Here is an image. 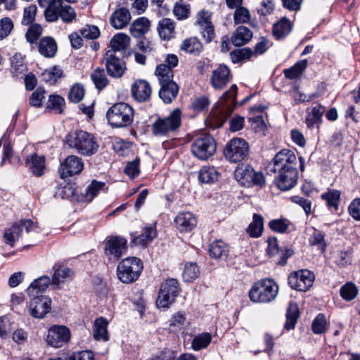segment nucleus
<instances>
[{
	"label": "nucleus",
	"mask_w": 360,
	"mask_h": 360,
	"mask_svg": "<svg viewBox=\"0 0 360 360\" xmlns=\"http://www.w3.org/2000/svg\"><path fill=\"white\" fill-rule=\"evenodd\" d=\"M13 29V22L10 18L0 20V39L6 38Z\"/></svg>",
	"instance_id": "nucleus-57"
},
{
	"label": "nucleus",
	"mask_w": 360,
	"mask_h": 360,
	"mask_svg": "<svg viewBox=\"0 0 360 360\" xmlns=\"http://www.w3.org/2000/svg\"><path fill=\"white\" fill-rule=\"evenodd\" d=\"M179 93V86L176 82L160 85L159 96L165 103H170L176 98Z\"/></svg>",
	"instance_id": "nucleus-30"
},
{
	"label": "nucleus",
	"mask_w": 360,
	"mask_h": 360,
	"mask_svg": "<svg viewBox=\"0 0 360 360\" xmlns=\"http://www.w3.org/2000/svg\"><path fill=\"white\" fill-rule=\"evenodd\" d=\"M234 177L240 184L248 187L253 185L262 186L265 184L263 174L256 172L249 165L238 167L234 172Z\"/></svg>",
	"instance_id": "nucleus-8"
},
{
	"label": "nucleus",
	"mask_w": 360,
	"mask_h": 360,
	"mask_svg": "<svg viewBox=\"0 0 360 360\" xmlns=\"http://www.w3.org/2000/svg\"><path fill=\"white\" fill-rule=\"evenodd\" d=\"M139 164L140 159L139 158H136L131 162H128L124 168L125 174L131 179L136 176L140 172Z\"/></svg>",
	"instance_id": "nucleus-62"
},
{
	"label": "nucleus",
	"mask_w": 360,
	"mask_h": 360,
	"mask_svg": "<svg viewBox=\"0 0 360 360\" xmlns=\"http://www.w3.org/2000/svg\"><path fill=\"white\" fill-rule=\"evenodd\" d=\"M340 192L338 190L330 189L321 194V198L327 203L328 208L338 210L340 200Z\"/></svg>",
	"instance_id": "nucleus-41"
},
{
	"label": "nucleus",
	"mask_w": 360,
	"mask_h": 360,
	"mask_svg": "<svg viewBox=\"0 0 360 360\" xmlns=\"http://www.w3.org/2000/svg\"><path fill=\"white\" fill-rule=\"evenodd\" d=\"M219 173L217 169L212 166L203 167L198 173L200 181L205 184H212L219 179Z\"/></svg>",
	"instance_id": "nucleus-36"
},
{
	"label": "nucleus",
	"mask_w": 360,
	"mask_h": 360,
	"mask_svg": "<svg viewBox=\"0 0 360 360\" xmlns=\"http://www.w3.org/2000/svg\"><path fill=\"white\" fill-rule=\"evenodd\" d=\"M84 168V163L80 158L69 155L60 164L58 171L61 179L79 174Z\"/></svg>",
	"instance_id": "nucleus-17"
},
{
	"label": "nucleus",
	"mask_w": 360,
	"mask_h": 360,
	"mask_svg": "<svg viewBox=\"0 0 360 360\" xmlns=\"http://www.w3.org/2000/svg\"><path fill=\"white\" fill-rule=\"evenodd\" d=\"M348 211L354 219L360 221V198H356L352 201L349 205Z\"/></svg>",
	"instance_id": "nucleus-64"
},
{
	"label": "nucleus",
	"mask_w": 360,
	"mask_h": 360,
	"mask_svg": "<svg viewBox=\"0 0 360 360\" xmlns=\"http://www.w3.org/2000/svg\"><path fill=\"white\" fill-rule=\"evenodd\" d=\"M250 153L249 143L240 138H233L226 145L224 157L231 162L237 163L248 158Z\"/></svg>",
	"instance_id": "nucleus-7"
},
{
	"label": "nucleus",
	"mask_w": 360,
	"mask_h": 360,
	"mask_svg": "<svg viewBox=\"0 0 360 360\" xmlns=\"http://www.w3.org/2000/svg\"><path fill=\"white\" fill-rule=\"evenodd\" d=\"M174 223L180 231H190L195 227L197 221L192 213L186 212L179 213L176 217Z\"/></svg>",
	"instance_id": "nucleus-25"
},
{
	"label": "nucleus",
	"mask_w": 360,
	"mask_h": 360,
	"mask_svg": "<svg viewBox=\"0 0 360 360\" xmlns=\"http://www.w3.org/2000/svg\"><path fill=\"white\" fill-rule=\"evenodd\" d=\"M143 263L137 257H127L122 259L117 266L118 278L124 283L136 281L143 270Z\"/></svg>",
	"instance_id": "nucleus-4"
},
{
	"label": "nucleus",
	"mask_w": 360,
	"mask_h": 360,
	"mask_svg": "<svg viewBox=\"0 0 360 360\" xmlns=\"http://www.w3.org/2000/svg\"><path fill=\"white\" fill-rule=\"evenodd\" d=\"M133 108L126 103L112 105L107 111L106 118L112 127L122 128L130 125L133 121Z\"/></svg>",
	"instance_id": "nucleus-2"
},
{
	"label": "nucleus",
	"mask_w": 360,
	"mask_h": 360,
	"mask_svg": "<svg viewBox=\"0 0 360 360\" xmlns=\"http://www.w3.org/2000/svg\"><path fill=\"white\" fill-rule=\"evenodd\" d=\"M150 27V20L146 17H139L130 25L129 31L132 37L139 38L146 34Z\"/></svg>",
	"instance_id": "nucleus-28"
},
{
	"label": "nucleus",
	"mask_w": 360,
	"mask_h": 360,
	"mask_svg": "<svg viewBox=\"0 0 360 360\" xmlns=\"http://www.w3.org/2000/svg\"><path fill=\"white\" fill-rule=\"evenodd\" d=\"M28 311L35 319H43L51 309V300L44 295L30 297Z\"/></svg>",
	"instance_id": "nucleus-14"
},
{
	"label": "nucleus",
	"mask_w": 360,
	"mask_h": 360,
	"mask_svg": "<svg viewBox=\"0 0 360 360\" xmlns=\"http://www.w3.org/2000/svg\"><path fill=\"white\" fill-rule=\"evenodd\" d=\"M81 36L89 40H94L99 37L100 30L96 25H86L80 30Z\"/></svg>",
	"instance_id": "nucleus-53"
},
{
	"label": "nucleus",
	"mask_w": 360,
	"mask_h": 360,
	"mask_svg": "<svg viewBox=\"0 0 360 360\" xmlns=\"http://www.w3.org/2000/svg\"><path fill=\"white\" fill-rule=\"evenodd\" d=\"M264 220L263 217L258 214H254L252 221L247 229L248 233L252 238L259 237L263 231Z\"/></svg>",
	"instance_id": "nucleus-39"
},
{
	"label": "nucleus",
	"mask_w": 360,
	"mask_h": 360,
	"mask_svg": "<svg viewBox=\"0 0 360 360\" xmlns=\"http://www.w3.org/2000/svg\"><path fill=\"white\" fill-rule=\"evenodd\" d=\"M210 255L214 258L226 257L228 255V247L221 240H217L212 243L209 249Z\"/></svg>",
	"instance_id": "nucleus-46"
},
{
	"label": "nucleus",
	"mask_w": 360,
	"mask_h": 360,
	"mask_svg": "<svg viewBox=\"0 0 360 360\" xmlns=\"http://www.w3.org/2000/svg\"><path fill=\"white\" fill-rule=\"evenodd\" d=\"M84 89L82 85H74L69 92V99L74 103H79L84 97Z\"/></svg>",
	"instance_id": "nucleus-61"
},
{
	"label": "nucleus",
	"mask_w": 360,
	"mask_h": 360,
	"mask_svg": "<svg viewBox=\"0 0 360 360\" xmlns=\"http://www.w3.org/2000/svg\"><path fill=\"white\" fill-rule=\"evenodd\" d=\"M212 340V335L209 333H202L195 335L191 342L192 349L195 351L207 348Z\"/></svg>",
	"instance_id": "nucleus-45"
},
{
	"label": "nucleus",
	"mask_w": 360,
	"mask_h": 360,
	"mask_svg": "<svg viewBox=\"0 0 360 360\" xmlns=\"http://www.w3.org/2000/svg\"><path fill=\"white\" fill-rule=\"evenodd\" d=\"M181 124V111L179 108L174 109L165 118H158L153 124V131L155 136H167L176 131Z\"/></svg>",
	"instance_id": "nucleus-6"
},
{
	"label": "nucleus",
	"mask_w": 360,
	"mask_h": 360,
	"mask_svg": "<svg viewBox=\"0 0 360 360\" xmlns=\"http://www.w3.org/2000/svg\"><path fill=\"white\" fill-rule=\"evenodd\" d=\"M37 10V8L36 5H30L28 7L25 8L22 19L21 21L22 24L24 25H27L32 23L35 20Z\"/></svg>",
	"instance_id": "nucleus-59"
},
{
	"label": "nucleus",
	"mask_w": 360,
	"mask_h": 360,
	"mask_svg": "<svg viewBox=\"0 0 360 360\" xmlns=\"http://www.w3.org/2000/svg\"><path fill=\"white\" fill-rule=\"evenodd\" d=\"M191 8L189 4L177 3L173 8V13L177 20H182L188 18L190 15Z\"/></svg>",
	"instance_id": "nucleus-52"
},
{
	"label": "nucleus",
	"mask_w": 360,
	"mask_h": 360,
	"mask_svg": "<svg viewBox=\"0 0 360 360\" xmlns=\"http://www.w3.org/2000/svg\"><path fill=\"white\" fill-rule=\"evenodd\" d=\"M278 292V285L272 279H262L252 287L249 297L253 302L267 303L275 300Z\"/></svg>",
	"instance_id": "nucleus-3"
},
{
	"label": "nucleus",
	"mask_w": 360,
	"mask_h": 360,
	"mask_svg": "<svg viewBox=\"0 0 360 360\" xmlns=\"http://www.w3.org/2000/svg\"><path fill=\"white\" fill-rule=\"evenodd\" d=\"M278 173L275 178V184L277 187L283 191H288L292 188L297 184L298 179L297 169H287L285 171H274Z\"/></svg>",
	"instance_id": "nucleus-18"
},
{
	"label": "nucleus",
	"mask_w": 360,
	"mask_h": 360,
	"mask_svg": "<svg viewBox=\"0 0 360 360\" xmlns=\"http://www.w3.org/2000/svg\"><path fill=\"white\" fill-rule=\"evenodd\" d=\"M289 221L286 219H273L269 222V228L278 233H285L289 227Z\"/></svg>",
	"instance_id": "nucleus-58"
},
{
	"label": "nucleus",
	"mask_w": 360,
	"mask_h": 360,
	"mask_svg": "<svg viewBox=\"0 0 360 360\" xmlns=\"http://www.w3.org/2000/svg\"><path fill=\"white\" fill-rule=\"evenodd\" d=\"M105 187V183L93 180L87 186L84 193L82 194L84 200L86 202H91L100 191H103Z\"/></svg>",
	"instance_id": "nucleus-40"
},
{
	"label": "nucleus",
	"mask_w": 360,
	"mask_h": 360,
	"mask_svg": "<svg viewBox=\"0 0 360 360\" xmlns=\"http://www.w3.org/2000/svg\"><path fill=\"white\" fill-rule=\"evenodd\" d=\"M63 0H55L49 8L44 10V17L47 22H53L59 18L65 23H71L77 17L74 8L63 4Z\"/></svg>",
	"instance_id": "nucleus-5"
},
{
	"label": "nucleus",
	"mask_w": 360,
	"mask_h": 360,
	"mask_svg": "<svg viewBox=\"0 0 360 360\" xmlns=\"http://www.w3.org/2000/svg\"><path fill=\"white\" fill-rule=\"evenodd\" d=\"M52 284V281L48 276H42L35 279L27 288V292L29 297L40 296Z\"/></svg>",
	"instance_id": "nucleus-27"
},
{
	"label": "nucleus",
	"mask_w": 360,
	"mask_h": 360,
	"mask_svg": "<svg viewBox=\"0 0 360 360\" xmlns=\"http://www.w3.org/2000/svg\"><path fill=\"white\" fill-rule=\"evenodd\" d=\"M37 224L30 219H23L15 223L11 228L6 230L4 233L5 243L13 246L15 241L20 237L22 230L27 233L35 231Z\"/></svg>",
	"instance_id": "nucleus-12"
},
{
	"label": "nucleus",
	"mask_w": 360,
	"mask_h": 360,
	"mask_svg": "<svg viewBox=\"0 0 360 360\" xmlns=\"http://www.w3.org/2000/svg\"><path fill=\"white\" fill-rule=\"evenodd\" d=\"M65 144L80 155L91 156L97 153L99 144L95 136L86 131L77 130L65 137Z\"/></svg>",
	"instance_id": "nucleus-1"
},
{
	"label": "nucleus",
	"mask_w": 360,
	"mask_h": 360,
	"mask_svg": "<svg viewBox=\"0 0 360 360\" xmlns=\"http://www.w3.org/2000/svg\"><path fill=\"white\" fill-rule=\"evenodd\" d=\"M130 38L124 33H117L113 36L110 41V46L113 53L124 50L129 44Z\"/></svg>",
	"instance_id": "nucleus-38"
},
{
	"label": "nucleus",
	"mask_w": 360,
	"mask_h": 360,
	"mask_svg": "<svg viewBox=\"0 0 360 360\" xmlns=\"http://www.w3.org/2000/svg\"><path fill=\"white\" fill-rule=\"evenodd\" d=\"M358 292L356 286L352 283H347L340 288V295L346 301L354 300L357 296Z\"/></svg>",
	"instance_id": "nucleus-51"
},
{
	"label": "nucleus",
	"mask_w": 360,
	"mask_h": 360,
	"mask_svg": "<svg viewBox=\"0 0 360 360\" xmlns=\"http://www.w3.org/2000/svg\"><path fill=\"white\" fill-rule=\"evenodd\" d=\"M309 243L311 245L317 246L322 252H324L326 248L324 236L322 233L315 231L309 239Z\"/></svg>",
	"instance_id": "nucleus-60"
},
{
	"label": "nucleus",
	"mask_w": 360,
	"mask_h": 360,
	"mask_svg": "<svg viewBox=\"0 0 360 360\" xmlns=\"http://www.w3.org/2000/svg\"><path fill=\"white\" fill-rule=\"evenodd\" d=\"M298 312L297 306L295 303L290 302L286 313L285 329L291 330L295 328L298 318Z\"/></svg>",
	"instance_id": "nucleus-47"
},
{
	"label": "nucleus",
	"mask_w": 360,
	"mask_h": 360,
	"mask_svg": "<svg viewBox=\"0 0 360 360\" xmlns=\"http://www.w3.org/2000/svg\"><path fill=\"white\" fill-rule=\"evenodd\" d=\"M132 97L139 102H146L149 100L152 89L149 82L145 79H137L131 85Z\"/></svg>",
	"instance_id": "nucleus-21"
},
{
	"label": "nucleus",
	"mask_w": 360,
	"mask_h": 360,
	"mask_svg": "<svg viewBox=\"0 0 360 360\" xmlns=\"http://www.w3.org/2000/svg\"><path fill=\"white\" fill-rule=\"evenodd\" d=\"M292 24L286 18H281L274 25L273 34L277 39L285 37L292 30Z\"/></svg>",
	"instance_id": "nucleus-33"
},
{
	"label": "nucleus",
	"mask_w": 360,
	"mask_h": 360,
	"mask_svg": "<svg viewBox=\"0 0 360 360\" xmlns=\"http://www.w3.org/2000/svg\"><path fill=\"white\" fill-rule=\"evenodd\" d=\"M181 49L188 53L198 54L202 50V45L196 37H191L183 41Z\"/></svg>",
	"instance_id": "nucleus-42"
},
{
	"label": "nucleus",
	"mask_w": 360,
	"mask_h": 360,
	"mask_svg": "<svg viewBox=\"0 0 360 360\" xmlns=\"http://www.w3.org/2000/svg\"><path fill=\"white\" fill-rule=\"evenodd\" d=\"M251 122V127L254 131L257 134L264 136L267 129L266 125L262 116H256L252 118H250Z\"/></svg>",
	"instance_id": "nucleus-54"
},
{
	"label": "nucleus",
	"mask_w": 360,
	"mask_h": 360,
	"mask_svg": "<svg viewBox=\"0 0 360 360\" xmlns=\"http://www.w3.org/2000/svg\"><path fill=\"white\" fill-rule=\"evenodd\" d=\"M25 165L34 175L40 176L44 174L46 168L45 158L33 153L26 158Z\"/></svg>",
	"instance_id": "nucleus-24"
},
{
	"label": "nucleus",
	"mask_w": 360,
	"mask_h": 360,
	"mask_svg": "<svg viewBox=\"0 0 360 360\" xmlns=\"http://www.w3.org/2000/svg\"><path fill=\"white\" fill-rule=\"evenodd\" d=\"M155 74L158 79L160 85L167 84L170 82H175L173 79V70L166 64H160L158 65Z\"/></svg>",
	"instance_id": "nucleus-37"
},
{
	"label": "nucleus",
	"mask_w": 360,
	"mask_h": 360,
	"mask_svg": "<svg viewBox=\"0 0 360 360\" xmlns=\"http://www.w3.org/2000/svg\"><path fill=\"white\" fill-rule=\"evenodd\" d=\"M70 336V330L68 327L54 325L49 329L45 340L48 345L58 348L66 344Z\"/></svg>",
	"instance_id": "nucleus-13"
},
{
	"label": "nucleus",
	"mask_w": 360,
	"mask_h": 360,
	"mask_svg": "<svg viewBox=\"0 0 360 360\" xmlns=\"http://www.w3.org/2000/svg\"><path fill=\"white\" fill-rule=\"evenodd\" d=\"M314 279V274L311 271L302 269L290 274L288 281L291 288L306 292L312 286Z\"/></svg>",
	"instance_id": "nucleus-11"
},
{
	"label": "nucleus",
	"mask_w": 360,
	"mask_h": 360,
	"mask_svg": "<svg viewBox=\"0 0 360 360\" xmlns=\"http://www.w3.org/2000/svg\"><path fill=\"white\" fill-rule=\"evenodd\" d=\"M44 90L41 88H37L31 95L30 98V105L36 108L41 106L42 101L44 98Z\"/></svg>",
	"instance_id": "nucleus-63"
},
{
	"label": "nucleus",
	"mask_w": 360,
	"mask_h": 360,
	"mask_svg": "<svg viewBox=\"0 0 360 360\" xmlns=\"http://www.w3.org/2000/svg\"><path fill=\"white\" fill-rule=\"evenodd\" d=\"M39 51L44 57H53L57 51V45L55 40L49 37L42 38L39 42Z\"/></svg>",
	"instance_id": "nucleus-34"
},
{
	"label": "nucleus",
	"mask_w": 360,
	"mask_h": 360,
	"mask_svg": "<svg viewBox=\"0 0 360 360\" xmlns=\"http://www.w3.org/2000/svg\"><path fill=\"white\" fill-rule=\"evenodd\" d=\"M273 164L272 171L297 169V157L292 150L283 149L275 155Z\"/></svg>",
	"instance_id": "nucleus-15"
},
{
	"label": "nucleus",
	"mask_w": 360,
	"mask_h": 360,
	"mask_svg": "<svg viewBox=\"0 0 360 360\" xmlns=\"http://www.w3.org/2000/svg\"><path fill=\"white\" fill-rule=\"evenodd\" d=\"M53 274L52 276V284L58 286L60 283H63L67 278L72 275L71 270L60 264H56L53 266Z\"/></svg>",
	"instance_id": "nucleus-35"
},
{
	"label": "nucleus",
	"mask_w": 360,
	"mask_h": 360,
	"mask_svg": "<svg viewBox=\"0 0 360 360\" xmlns=\"http://www.w3.org/2000/svg\"><path fill=\"white\" fill-rule=\"evenodd\" d=\"M312 330L316 334H322L326 330V319L323 314H319L312 323Z\"/></svg>",
	"instance_id": "nucleus-56"
},
{
	"label": "nucleus",
	"mask_w": 360,
	"mask_h": 360,
	"mask_svg": "<svg viewBox=\"0 0 360 360\" xmlns=\"http://www.w3.org/2000/svg\"><path fill=\"white\" fill-rule=\"evenodd\" d=\"M325 112V108L320 104H316L311 108L307 110V115L306 117V124L308 128L319 127L322 115Z\"/></svg>",
	"instance_id": "nucleus-26"
},
{
	"label": "nucleus",
	"mask_w": 360,
	"mask_h": 360,
	"mask_svg": "<svg viewBox=\"0 0 360 360\" xmlns=\"http://www.w3.org/2000/svg\"><path fill=\"white\" fill-rule=\"evenodd\" d=\"M251 14L250 11L245 7L237 8L233 13V21L235 25L250 24Z\"/></svg>",
	"instance_id": "nucleus-49"
},
{
	"label": "nucleus",
	"mask_w": 360,
	"mask_h": 360,
	"mask_svg": "<svg viewBox=\"0 0 360 360\" xmlns=\"http://www.w3.org/2000/svg\"><path fill=\"white\" fill-rule=\"evenodd\" d=\"M91 79L98 90L104 89L109 82L104 70L100 68H97L92 72Z\"/></svg>",
	"instance_id": "nucleus-44"
},
{
	"label": "nucleus",
	"mask_w": 360,
	"mask_h": 360,
	"mask_svg": "<svg viewBox=\"0 0 360 360\" xmlns=\"http://www.w3.org/2000/svg\"><path fill=\"white\" fill-rule=\"evenodd\" d=\"M103 60L109 76L113 78H120L124 74L127 70L125 63L112 51H106Z\"/></svg>",
	"instance_id": "nucleus-16"
},
{
	"label": "nucleus",
	"mask_w": 360,
	"mask_h": 360,
	"mask_svg": "<svg viewBox=\"0 0 360 360\" xmlns=\"http://www.w3.org/2000/svg\"><path fill=\"white\" fill-rule=\"evenodd\" d=\"M127 250V240L120 236L110 237L105 244V254L108 256H113L120 258Z\"/></svg>",
	"instance_id": "nucleus-20"
},
{
	"label": "nucleus",
	"mask_w": 360,
	"mask_h": 360,
	"mask_svg": "<svg viewBox=\"0 0 360 360\" xmlns=\"http://www.w3.org/2000/svg\"><path fill=\"white\" fill-rule=\"evenodd\" d=\"M108 325V320L104 317L96 319L94 324L93 335L96 340L108 341L109 340L107 327Z\"/></svg>",
	"instance_id": "nucleus-32"
},
{
	"label": "nucleus",
	"mask_w": 360,
	"mask_h": 360,
	"mask_svg": "<svg viewBox=\"0 0 360 360\" xmlns=\"http://www.w3.org/2000/svg\"><path fill=\"white\" fill-rule=\"evenodd\" d=\"M157 236V231L155 225L146 226L142 233L134 237L132 243L136 245H146L150 243Z\"/></svg>",
	"instance_id": "nucleus-31"
},
{
	"label": "nucleus",
	"mask_w": 360,
	"mask_h": 360,
	"mask_svg": "<svg viewBox=\"0 0 360 360\" xmlns=\"http://www.w3.org/2000/svg\"><path fill=\"white\" fill-rule=\"evenodd\" d=\"M131 20V13L128 9L121 8L115 11L110 18V24L116 30H121L125 27Z\"/></svg>",
	"instance_id": "nucleus-23"
},
{
	"label": "nucleus",
	"mask_w": 360,
	"mask_h": 360,
	"mask_svg": "<svg viewBox=\"0 0 360 360\" xmlns=\"http://www.w3.org/2000/svg\"><path fill=\"white\" fill-rule=\"evenodd\" d=\"M43 28L39 24H33L26 32V39L30 44H33L39 39L42 33Z\"/></svg>",
	"instance_id": "nucleus-55"
},
{
	"label": "nucleus",
	"mask_w": 360,
	"mask_h": 360,
	"mask_svg": "<svg viewBox=\"0 0 360 360\" xmlns=\"http://www.w3.org/2000/svg\"><path fill=\"white\" fill-rule=\"evenodd\" d=\"M215 150L216 142L210 136L197 139L191 145L192 154L202 160H205L212 156Z\"/></svg>",
	"instance_id": "nucleus-10"
},
{
	"label": "nucleus",
	"mask_w": 360,
	"mask_h": 360,
	"mask_svg": "<svg viewBox=\"0 0 360 360\" xmlns=\"http://www.w3.org/2000/svg\"><path fill=\"white\" fill-rule=\"evenodd\" d=\"M199 274L200 270L196 264L191 262L185 264L182 276L186 282L193 281L198 277Z\"/></svg>",
	"instance_id": "nucleus-50"
},
{
	"label": "nucleus",
	"mask_w": 360,
	"mask_h": 360,
	"mask_svg": "<svg viewBox=\"0 0 360 360\" xmlns=\"http://www.w3.org/2000/svg\"><path fill=\"white\" fill-rule=\"evenodd\" d=\"M307 64L308 62L307 59L296 63L291 68L284 70L283 73L285 77L290 79L299 77L307 68Z\"/></svg>",
	"instance_id": "nucleus-43"
},
{
	"label": "nucleus",
	"mask_w": 360,
	"mask_h": 360,
	"mask_svg": "<svg viewBox=\"0 0 360 360\" xmlns=\"http://www.w3.org/2000/svg\"><path fill=\"white\" fill-rule=\"evenodd\" d=\"M175 22L168 18L160 20L157 25V32L161 39L169 41L175 37Z\"/></svg>",
	"instance_id": "nucleus-22"
},
{
	"label": "nucleus",
	"mask_w": 360,
	"mask_h": 360,
	"mask_svg": "<svg viewBox=\"0 0 360 360\" xmlns=\"http://www.w3.org/2000/svg\"><path fill=\"white\" fill-rule=\"evenodd\" d=\"M178 294V281L173 278L167 280L161 285L156 300L158 307H168L175 301Z\"/></svg>",
	"instance_id": "nucleus-9"
},
{
	"label": "nucleus",
	"mask_w": 360,
	"mask_h": 360,
	"mask_svg": "<svg viewBox=\"0 0 360 360\" xmlns=\"http://www.w3.org/2000/svg\"><path fill=\"white\" fill-rule=\"evenodd\" d=\"M252 38V32L245 26H239L233 33L231 40L236 46H240L248 43Z\"/></svg>",
	"instance_id": "nucleus-29"
},
{
	"label": "nucleus",
	"mask_w": 360,
	"mask_h": 360,
	"mask_svg": "<svg viewBox=\"0 0 360 360\" xmlns=\"http://www.w3.org/2000/svg\"><path fill=\"white\" fill-rule=\"evenodd\" d=\"M65 100L58 95H51L49 98L47 110H53L57 114H62L65 107Z\"/></svg>",
	"instance_id": "nucleus-48"
},
{
	"label": "nucleus",
	"mask_w": 360,
	"mask_h": 360,
	"mask_svg": "<svg viewBox=\"0 0 360 360\" xmlns=\"http://www.w3.org/2000/svg\"><path fill=\"white\" fill-rule=\"evenodd\" d=\"M230 69L224 65H220L212 71L210 84L214 89H222L231 82Z\"/></svg>",
	"instance_id": "nucleus-19"
}]
</instances>
